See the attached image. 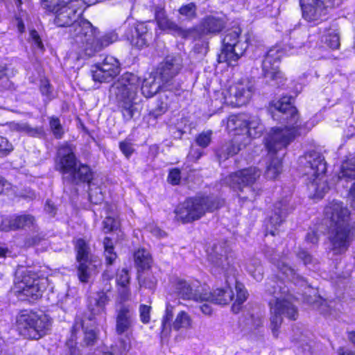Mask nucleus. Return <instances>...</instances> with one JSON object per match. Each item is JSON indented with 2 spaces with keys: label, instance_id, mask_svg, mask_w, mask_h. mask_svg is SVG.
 <instances>
[{
  "label": "nucleus",
  "instance_id": "1",
  "mask_svg": "<svg viewBox=\"0 0 355 355\" xmlns=\"http://www.w3.org/2000/svg\"><path fill=\"white\" fill-rule=\"evenodd\" d=\"M272 106L282 114L281 119L286 122L284 128H272L265 139V145L271 161L267 166L266 175L268 179H275L282 171V159L277 154L284 149L297 135L305 134L309 129L302 125L296 108L292 105L291 96H284L273 101Z\"/></svg>",
  "mask_w": 355,
  "mask_h": 355
},
{
  "label": "nucleus",
  "instance_id": "2",
  "mask_svg": "<svg viewBox=\"0 0 355 355\" xmlns=\"http://www.w3.org/2000/svg\"><path fill=\"white\" fill-rule=\"evenodd\" d=\"M324 213L330 221V251L334 254H344L354 236V227L349 223V211L342 203L334 200L326 206Z\"/></svg>",
  "mask_w": 355,
  "mask_h": 355
},
{
  "label": "nucleus",
  "instance_id": "3",
  "mask_svg": "<svg viewBox=\"0 0 355 355\" xmlns=\"http://www.w3.org/2000/svg\"><path fill=\"white\" fill-rule=\"evenodd\" d=\"M73 51L77 59H86L117 40L115 33L105 34L101 37L96 35V29L89 21H83L73 26Z\"/></svg>",
  "mask_w": 355,
  "mask_h": 355
},
{
  "label": "nucleus",
  "instance_id": "4",
  "mask_svg": "<svg viewBox=\"0 0 355 355\" xmlns=\"http://www.w3.org/2000/svg\"><path fill=\"white\" fill-rule=\"evenodd\" d=\"M299 162L304 175L309 181L308 188L313 198H322L329 189L325 178L327 167L324 157L313 150L301 157Z\"/></svg>",
  "mask_w": 355,
  "mask_h": 355
},
{
  "label": "nucleus",
  "instance_id": "5",
  "mask_svg": "<svg viewBox=\"0 0 355 355\" xmlns=\"http://www.w3.org/2000/svg\"><path fill=\"white\" fill-rule=\"evenodd\" d=\"M140 82L137 76L126 72L121 75L110 89V96L114 97L122 107V114L125 120H130L135 115V104Z\"/></svg>",
  "mask_w": 355,
  "mask_h": 355
},
{
  "label": "nucleus",
  "instance_id": "6",
  "mask_svg": "<svg viewBox=\"0 0 355 355\" xmlns=\"http://www.w3.org/2000/svg\"><path fill=\"white\" fill-rule=\"evenodd\" d=\"M274 299L269 302L271 316L270 329L275 337L278 336L279 329L283 322V317L291 320H296L299 315L298 308L295 302L297 297L288 290L278 293L275 292Z\"/></svg>",
  "mask_w": 355,
  "mask_h": 355
},
{
  "label": "nucleus",
  "instance_id": "7",
  "mask_svg": "<svg viewBox=\"0 0 355 355\" xmlns=\"http://www.w3.org/2000/svg\"><path fill=\"white\" fill-rule=\"evenodd\" d=\"M182 67V60L179 57L167 56L157 69L156 73L159 80H157L155 77L145 79L141 86L142 94L146 98L152 97L164 87V84L177 76Z\"/></svg>",
  "mask_w": 355,
  "mask_h": 355
},
{
  "label": "nucleus",
  "instance_id": "8",
  "mask_svg": "<svg viewBox=\"0 0 355 355\" xmlns=\"http://www.w3.org/2000/svg\"><path fill=\"white\" fill-rule=\"evenodd\" d=\"M71 0H42V6L46 10L55 14V24L58 26H69V34L73 46V26L80 24L83 19L78 7L71 3Z\"/></svg>",
  "mask_w": 355,
  "mask_h": 355
},
{
  "label": "nucleus",
  "instance_id": "9",
  "mask_svg": "<svg viewBox=\"0 0 355 355\" xmlns=\"http://www.w3.org/2000/svg\"><path fill=\"white\" fill-rule=\"evenodd\" d=\"M56 168L63 174H69L76 181L87 182L91 184L92 172L85 164L77 165L76 158L71 145L64 144L58 150Z\"/></svg>",
  "mask_w": 355,
  "mask_h": 355
},
{
  "label": "nucleus",
  "instance_id": "10",
  "mask_svg": "<svg viewBox=\"0 0 355 355\" xmlns=\"http://www.w3.org/2000/svg\"><path fill=\"white\" fill-rule=\"evenodd\" d=\"M222 205L220 200L211 197L190 198L180 204L175 209V218L183 223L200 218L205 211H213Z\"/></svg>",
  "mask_w": 355,
  "mask_h": 355
},
{
  "label": "nucleus",
  "instance_id": "11",
  "mask_svg": "<svg viewBox=\"0 0 355 355\" xmlns=\"http://www.w3.org/2000/svg\"><path fill=\"white\" fill-rule=\"evenodd\" d=\"M261 172L256 167H249L230 174L224 182L235 191H239V198L253 200L258 195L259 191L254 187V183L260 177Z\"/></svg>",
  "mask_w": 355,
  "mask_h": 355
},
{
  "label": "nucleus",
  "instance_id": "12",
  "mask_svg": "<svg viewBox=\"0 0 355 355\" xmlns=\"http://www.w3.org/2000/svg\"><path fill=\"white\" fill-rule=\"evenodd\" d=\"M52 321L51 318L43 312L21 311L17 317L18 328L24 331L29 338L38 340L50 330Z\"/></svg>",
  "mask_w": 355,
  "mask_h": 355
},
{
  "label": "nucleus",
  "instance_id": "13",
  "mask_svg": "<svg viewBox=\"0 0 355 355\" xmlns=\"http://www.w3.org/2000/svg\"><path fill=\"white\" fill-rule=\"evenodd\" d=\"M241 29L235 28L225 32L223 39L221 51L218 55L219 62L226 63L228 66H235L243 55L248 44L247 39L244 41L240 37Z\"/></svg>",
  "mask_w": 355,
  "mask_h": 355
},
{
  "label": "nucleus",
  "instance_id": "14",
  "mask_svg": "<svg viewBox=\"0 0 355 355\" xmlns=\"http://www.w3.org/2000/svg\"><path fill=\"white\" fill-rule=\"evenodd\" d=\"M252 92V86L248 81H238L225 89L216 92L213 103L215 106H217V102H219L221 105L226 104L234 107H240L250 101Z\"/></svg>",
  "mask_w": 355,
  "mask_h": 355
},
{
  "label": "nucleus",
  "instance_id": "15",
  "mask_svg": "<svg viewBox=\"0 0 355 355\" xmlns=\"http://www.w3.org/2000/svg\"><path fill=\"white\" fill-rule=\"evenodd\" d=\"M303 18L318 24L327 19L329 10L335 6L334 0H300Z\"/></svg>",
  "mask_w": 355,
  "mask_h": 355
},
{
  "label": "nucleus",
  "instance_id": "16",
  "mask_svg": "<svg viewBox=\"0 0 355 355\" xmlns=\"http://www.w3.org/2000/svg\"><path fill=\"white\" fill-rule=\"evenodd\" d=\"M284 54L280 47L274 46L268 51L262 64L264 77L278 87L283 85L286 80L283 73L279 70V62Z\"/></svg>",
  "mask_w": 355,
  "mask_h": 355
},
{
  "label": "nucleus",
  "instance_id": "17",
  "mask_svg": "<svg viewBox=\"0 0 355 355\" xmlns=\"http://www.w3.org/2000/svg\"><path fill=\"white\" fill-rule=\"evenodd\" d=\"M75 249L77 261L78 262L79 279L81 282H86L92 274L93 268L96 266L95 263L93 264V263H96V261L93 260L89 246L85 240L82 239H77L75 243Z\"/></svg>",
  "mask_w": 355,
  "mask_h": 355
},
{
  "label": "nucleus",
  "instance_id": "18",
  "mask_svg": "<svg viewBox=\"0 0 355 355\" xmlns=\"http://www.w3.org/2000/svg\"><path fill=\"white\" fill-rule=\"evenodd\" d=\"M120 69L118 60L113 56L107 55L102 63L92 67L91 73L95 82L108 83L119 73Z\"/></svg>",
  "mask_w": 355,
  "mask_h": 355
},
{
  "label": "nucleus",
  "instance_id": "19",
  "mask_svg": "<svg viewBox=\"0 0 355 355\" xmlns=\"http://www.w3.org/2000/svg\"><path fill=\"white\" fill-rule=\"evenodd\" d=\"M290 198L286 197L274 205L272 214L270 216L268 223L266 225V234L275 235L277 226H279L286 216L293 210L294 207L290 205Z\"/></svg>",
  "mask_w": 355,
  "mask_h": 355
},
{
  "label": "nucleus",
  "instance_id": "20",
  "mask_svg": "<svg viewBox=\"0 0 355 355\" xmlns=\"http://www.w3.org/2000/svg\"><path fill=\"white\" fill-rule=\"evenodd\" d=\"M46 281L45 278H39L31 270L19 268L15 272L14 283L16 288H41Z\"/></svg>",
  "mask_w": 355,
  "mask_h": 355
},
{
  "label": "nucleus",
  "instance_id": "21",
  "mask_svg": "<svg viewBox=\"0 0 355 355\" xmlns=\"http://www.w3.org/2000/svg\"><path fill=\"white\" fill-rule=\"evenodd\" d=\"M135 264L138 270V279L141 287L152 288L155 286V278L146 282L143 279L141 272L150 268L153 259L150 252L144 248L138 249L134 254Z\"/></svg>",
  "mask_w": 355,
  "mask_h": 355
},
{
  "label": "nucleus",
  "instance_id": "22",
  "mask_svg": "<svg viewBox=\"0 0 355 355\" xmlns=\"http://www.w3.org/2000/svg\"><path fill=\"white\" fill-rule=\"evenodd\" d=\"M35 223V218L30 214L13 215L2 219L0 230L9 232L19 229H34Z\"/></svg>",
  "mask_w": 355,
  "mask_h": 355
},
{
  "label": "nucleus",
  "instance_id": "23",
  "mask_svg": "<svg viewBox=\"0 0 355 355\" xmlns=\"http://www.w3.org/2000/svg\"><path fill=\"white\" fill-rule=\"evenodd\" d=\"M116 332L122 335L131 329L135 322V315L129 305H121L116 311Z\"/></svg>",
  "mask_w": 355,
  "mask_h": 355
},
{
  "label": "nucleus",
  "instance_id": "24",
  "mask_svg": "<svg viewBox=\"0 0 355 355\" xmlns=\"http://www.w3.org/2000/svg\"><path fill=\"white\" fill-rule=\"evenodd\" d=\"M220 250V247L216 245L214 248V254L209 256V259L213 264L212 272H226L230 266L229 257L227 255V250Z\"/></svg>",
  "mask_w": 355,
  "mask_h": 355
},
{
  "label": "nucleus",
  "instance_id": "25",
  "mask_svg": "<svg viewBox=\"0 0 355 355\" xmlns=\"http://www.w3.org/2000/svg\"><path fill=\"white\" fill-rule=\"evenodd\" d=\"M108 301L109 297L103 290L95 291L91 293L88 297V306L91 311V315L89 317V320H92L94 315L103 310Z\"/></svg>",
  "mask_w": 355,
  "mask_h": 355
},
{
  "label": "nucleus",
  "instance_id": "26",
  "mask_svg": "<svg viewBox=\"0 0 355 355\" xmlns=\"http://www.w3.org/2000/svg\"><path fill=\"white\" fill-rule=\"evenodd\" d=\"M248 125V114H241L230 116L227 122V128L234 132V137H238L244 143V131L243 128Z\"/></svg>",
  "mask_w": 355,
  "mask_h": 355
},
{
  "label": "nucleus",
  "instance_id": "27",
  "mask_svg": "<svg viewBox=\"0 0 355 355\" xmlns=\"http://www.w3.org/2000/svg\"><path fill=\"white\" fill-rule=\"evenodd\" d=\"M225 27L224 20L215 15H208L203 18L198 26L199 31L203 34H216Z\"/></svg>",
  "mask_w": 355,
  "mask_h": 355
},
{
  "label": "nucleus",
  "instance_id": "28",
  "mask_svg": "<svg viewBox=\"0 0 355 355\" xmlns=\"http://www.w3.org/2000/svg\"><path fill=\"white\" fill-rule=\"evenodd\" d=\"M277 268L282 275L290 282H293L296 286L304 287L309 286L306 280L296 273L294 268L289 266L284 259H281L277 263Z\"/></svg>",
  "mask_w": 355,
  "mask_h": 355
},
{
  "label": "nucleus",
  "instance_id": "29",
  "mask_svg": "<svg viewBox=\"0 0 355 355\" xmlns=\"http://www.w3.org/2000/svg\"><path fill=\"white\" fill-rule=\"evenodd\" d=\"M243 142L238 137H234L231 141L223 144L217 150V156L219 162L225 161L230 157H232L237 154L242 146H245Z\"/></svg>",
  "mask_w": 355,
  "mask_h": 355
},
{
  "label": "nucleus",
  "instance_id": "30",
  "mask_svg": "<svg viewBox=\"0 0 355 355\" xmlns=\"http://www.w3.org/2000/svg\"><path fill=\"white\" fill-rule=\"evenodd\" d=\"M263 129V125L257 116L248 115V125L242 129L244 131V145L249 143L250 138L259 137Z\"/></svg>",
  "mask_w": 355,
  "mask_h": 355
},
{
  "label": "nucleus",
  "instance_id": "31",
  "mask_svg": "<svg viewBox=\"0 0 355 355\" xmlns=\"http://www.w3.org/2000/svg\"><path fill=\"white\" fill-rule=\"evenodd\" d=\"M135 35L128 36V39L130 41L133 46L138 48H142L147 45L151 39V35L148 33V29L145 24L140 23L135 27Z\"/></svg>",
  "mask_w": 355,
  "mask_h": 355
},
{
  "label": "nucleus",
  "instance_id": "32",
  "mask_svg": "<svg viewBox=\"0 0 355 355\" xmlns=\"http://www.w3.org/2000/svg\"><path fill=\"white\" fill-rule=\"evenodd\" d=\"M210 292L209 293H205L203 295H200L199 297L196 296V294L193 296L194 300H202V301H211L216 304H227L230 302V295H228L230 293L226 295L227 298H223V292H230L233 291V290H209Z\"/></svg>",
  "mask_w": 355,
  "mask_h": 355
},
{
  "label": "nucleus",
  "instance_id": "33",
  "mask_svg": "<svg viewBox=\"0 0 355 355\" xmlns=\"http://www.w3.org/2000/svg\"><path fill=\"white\" fill-rule=\"evenodd\" d=\"M104 212L105 218L103 222V231L105 233H107L114 229H116L119 225L116 206L113 205H108L107 203L105 204Z\"/></svg>",
  "mask_w": 355,
  "mask_h": 355
},
{
  "label": "nucleus",
  "instance_id": "34",
  "mask_svg": "<svg viewBox=\"0 0 355 355\" xmlns=\"http://www.w3.org/2000/svg\"><path fill=\"white\" fill-rule=\"evenodd\" d=\"M304 301L308 304L318 306L320 311L324 315H330L334 317L336 316V314L334 313V309H333L334 305H336V302H334L330 301L328 302L327 300H324L320 296H314L313 297H305Z\"/></svg>",
  "mask_w": 355,
  "mask_h": 355
},
{
  "label": "nucleus",
  "instance_id": "35",
  "mask_svg": "<svg viewBox=\"0 0 355 355\" xmlns=\"http://www.w3.org/2000/svg\"><path fill=\"white\" fill-rule=\"evenodd\" d=\"M223 293V298H227L226 295L230 293L228 295H230V302H234L232 309L234 313H238L239 311L241 304L248 297L247 290H233V291Z\"/></svg>",
  "mask_w": 355,
  "mask_h": 355
},
{
  "label": "nucleus",
  "instance_id": "36",
  "mask_svg": "<svg viewBox=\"0 0 355 355\" xmlns=\"http://www.w3.org/2000/svg\"><path fill=\"white\" fill-rule=\"evenodd\" d=\"M11 130L24 133L32 137H40L43 135L41 128H33L24 122H11L8 124Z\"/></svg>",
  "mask_w": 355,
  "mask_h": 355
},
{
  "label": "nucleus",
  "instance_id": "37",
  "mask_svg": "<svg viewBox=\"0 0 355 355\" xmlns=\"http://www.w3.org/2000/svg\"><path fill=\"white\" fill-rule=\"evenodd\" d=\"M155 19L157 26L162 30L176 31L178 29L177 24L166 17L164 9L161 7H157L155 9Z\"/></svg>",
  "mask_w": 355,
  "mask_h": 355
},
{
  "label": "nucleus",
  "instance_id": "38",
  "mask_svg": "<svg viewBox=\"0 0 355 355\" xmlns=\"http://www.w3.org/2000/svg\"><path fill=\"white\" fill-rule=\"evenodd\" d=\"M41 290H17L14 295L18 300L28 304H33L40 300L42 295Z\"/></svg>",
  "mask_w": 355,
  "mask_h": 355
},
{
  "label": "nucleus",
  "instance_id": "39",
  "mask_svg": "<svg viewBox=\"0 0 355 355\" xmlns=\"http://www.w3.org/2000/svg\"><path fill=\"white\" fill-rule=\"evenodd\" d=\"M338 178H355V157L348 159L342 164Z\"/></svg>",
  "mask_w": 355,
  "mask_h": 355
},
{
  "label": "nucleus",
  "instance_id": "40",
  "mask_svg": "<svg viewBox=\"0 0 355 355\" xmlns=\"http://www.w3.org/2000/svg\"><path fill=\"white\" fill-rule=\"evenodd\" d=\"M191 326V319L190 316L184 311L180 312L172 324V328L175 331L180 329H189Z\"/></svg>",
  "mask_w": 355,
  "mask_h": 355
},
{
  "label": "nucleus",
  "instance_id": "41",
  "mask_svg": "<svg viewBox=\"0 0 355 355\" xmlns=\"http://www.w3.org/2000/svg\"><path fill=\"white\" fill-rule=\"evenodd\" d=\"M170 282L171 286L175 288H198L200 284L198 281H187L184 278L173 276L171 278Z\"/></svg>",
  "mask_w": 355,
  "mask_h": 355
},
{
  "label": "nucleus",
  "instance_id": "42",
  "mask_svg": "<svg viewBox=\"0 0 355 355\" xmlns=\"http://www.w3.org/2000/svg\"><path fill=\"white\" fill-rule=\"evenodd\" d=\"M104 254L105 261L107 265H112L117 257L114 250L112 241L108 237H105L103 240Z\"/></svg>",
  "mask_w": 355,
  "mask_h": 355
},
{
  "label": "nucleus",
  "instance_id": "43",
  "mask_svg": "<svg viewBox=\"0 0 355 355\" xmlns=\"http://www.w3.org/2000/svg\"><path fill=\"white\" fill-rule=\"evenodd\" d=\"M82 327L85 329L84 323H78L76 322L71 329V336L70 339L67 341V345L69 349V355H79V349L73 346L75 341L76 340V332Z\"/></svg>",
  "mask_w": 355,
  "mask_h": 355
},
{
  "label": "nucleus",
  "instance_id": "44",
  "mask_svg": "<svg viewBox=\"0 0 355 355\" xmlns=\"http://www.w3.org/2000/svg\"><path fill=\"white\" fill-rule=\"evenodd\" d=\"M248 272L257 280L260 281L263 277V267L260 261L253 259L247 266Z\"/></svg>",
  "mask_w": 355,
  "mask_h": 355
},
{
  "label": "nucleus",
  "instance_id": "45",
  "mask_svg": "<svg viewBox=\"0 0 355 355\" xmlns=\"http://www.w3.org/2000/svg\"><path fill=\"white\" fill-rule=\"evenodd\" d=\"M179 13L187 19H193L196 17V6L193 3L182 6Z\"/></svg>",
  "mask_w": 355,
  "mask_h": 355
},
{
  "label": "nucleus",
  "instance_id": "46",
  "mask_svg": "<svg viewBox=\"0 0 355 355\" xmlns=\"http://www.w3.org/2000/svg\"><path fill=\"white\" fill-rule=\"evenodd\" d=\"M323 40H324L327 46L332 49H336L340 46L339 35L335 31H330L328 35L322 38Z\"/></svg>",
  "mask_w": 355,
  "mask_h": 355
},
{
  "label": "nucleus",
  "instance_id": "47",
  "mask_svg": "<svg viewBox=\"0 0 355 355\" xmlns=\"http://www.w3.org/2000/svg\"><path fill=\"white\" fill-rule=\"evenodd\" d=\"M89 197L91 202L94 204H99L103 200V194L102 190L99 187L93 188V185H89Z\"/></svg>",
  "mask_w": 355,
  "mask_h": 355
},
{
  "label": "nucleus",
  "instance_id": "48",
  "mask_svg": "<svg viewBox=\"0 0 355 355\" xmlns=\"http://www.w3.org/2000/svg\"><path fill=\"white\" fill-rule=\"evenodd\" d=\"M211 130H207L202 132L198 136L196 137V142L199 146L202 148H206L209 145L211 141Z\"/></svg>",
  "mask_w": 355,
  "mask_h": 355
},
{
  "label": "nucleus",
  "instance_id": "49",
  "mask_svg": "<svg viewBox=\"0 0 355 355\" xmlns=\"http://www.w3.org/2000/svg\"><path fill=\"white\" fill-rule=\"evenodd\" d=\"M49 123L54 136L58 139L61 138L64 132L59 119L57 117H51Z\"/></svg>",
  "mask_w": 355,
  "mask_h": 355
},
{
  "label": "nucleus",
  "instance_id": "50",
  "mask_svg": "<svg viewBox=\"0 0 355 355\" xmlns=\"http://www.w3.org/2000/svg\"><path fill=\"white\" fill-rule=\"evenodd\" d=\"M275 0H250L249 6L251 8L268 9L272 7Z\"/></svg>",
  "mask_w": 355,
  "mask_h": 355
},
{
  "label": "nucleus",
  "instance_id": "51",
  "mask_svg": "<svg viewBox=\"0 0 355 355\" xmlns=\"http://www.w3.org/2000/svg\"><path fill=\"white\" fill-rule=\"evenodd\" d=\"M97 340V334L94 329H87L85 330V338L84 343L87 346H92L95 344Z\"/></svg>",
  "mask_w": 355,
  "mask_h": 355
},
{
  "label": "nucleus",
  "instance_id": "52",
  "mask_svg": "<svg viewBox=\"0 0 355 355\" xmlns=\"http://www.w3.org/2000/svg\"><path fill=\"white\" fill-rule=\"evenodd\" d=\"M12 149V145L8 139L0 136V157L8 155Z\"/></svg>",
  "mask_w": 355,
  "mask_h": 355
},
{
  "label": "nucleus",
  "instance_id": "53",
  "mask_svg": "<svg viewBox=\"0 0 355 355\" xmlns=\"http://www.w3.org/2000/svg\"><path fill=\"white\" fill-rule=\"evenodd\" d=\"M181 180V172L178 168H173L169 171L168 175V182L173 184L177 185L180 183Z\"/></svg>",
  "mask_w": 355,
  "mask_h": 355
},
{
  "label": "nucleus",
  "instance_id": "54",
  "mask_svg": "<svg viewBox=\"0 0 355 355\" xmlns=\"http://www.w3.org/2000/svg\"><path fill=\"white\" fill-rule=\"evenodd\" d=\"M129 279L130 277L128 272L125 269H123L116 275V283L119 286H121L122 287H125L128 285V284L129 283Z\"/></svg>",
  "mask_w": 355,
  "mask_h": 355
},
{
  "label": "nucleus",
  "instance_id": "55",
  "mask_svg": "<svg viewBox=\"0 0 355 355\" xmlns=\"http://www.w3.org/2000/svg\"><path fill=\"white\" fill-rule=\"evenodd\" d=\"M30 38L34 48H37L40 50H43V44L37 32L35 30H32L30 32Z\"/></svg>",
  "mask_w": 355,
  "mask_h": 355
},
{
  "label": "nucleus",
  "instance_id": "56",
  "mask_svg": "<svg viewBox=\"0 0 355 355\" xmlns=\"http://www.w3.org/2000/svg\"><path fill=\"white\" fill-rule=\"evenodd\" d=\"M173 307L171 305L168 304L166 305V314L162 320V327L164 329L166 328L167 326H171L170 322L173 318Z\"/></svg>",
  "mask_w": 355,
  "mask_h": 355
},
{
  "label": "nucleus",
  "instance_id": "57",
  "mask_svg": "<svg viewBox=\"0 0 355 355\" xmlns=\"http://www.w3.org/2000/svg\"><path fill=\"white\" fill-rule=\"evenodd\" d=\"M98 0H71V3L78 7L80 12L83 13L85 6H92L96 3Z\"/></svg>",
  "mask_w": 355,
  "mask_h": 355
},
{
  "label": "nucleus",
  "instance_id": "58",
  "mask_svg": "<svg viewBox=\"0 0 355 355\" xmlns=\"http://www.w3.org/2000/svg\"><path fill=\"white\" fill-rule=\"evenodd\" d=\"M150 306L147 305H141L139 308L140 318L143 323H148L150 321Z\"/></svg>",
  "mask_w": 355,
  "mask_h": 355
},
{
  "label": "nucleus",
  "instance_id": "59",
  "mask_svg": "<svg viewBox=\"0 0 355 355\" xmlns=\"http://www.w3.org/2000/svg\"><path fill=\"white\" fill-rule=\"evenodd\" d=\"M119 148L122 153L128 157L133 152L132 144L126 141H121L119 144Z\"/></svg>",
  "mask_w": 355,
  "mask_h": 355
},
{
  "label": "nucleus",
  "instance_id": "60",
  "mask_svg": "<svg viewBox=\"0 0 355 355\" xmlns=\"http://www.w3.org/2000/svg\"><path fill=\"white\" fill-rule=\"evenodd\" d=\"M129 293L128 290H122L119 293V296L116 298V302L120 305H124L123 302L128 301L129 300Z\"/></svg>",
  "mask_w": 355,
  "mask_h": 355
},
{
  "label": "nucleus",
  "instance_id": "61",
  "mask_svg": "<svg viewBox=\"0 0 355 355\" xmlns=\"http://www.w3.org/2000/svg\"><path fill=\"white\" fill-rule=\"evenodd\" d=\"M11 188V184L0 176V194L8 192Z\"/></svg>",
  "mask_w": 355,
  "mask_h": 355
},
{
  "label": "nucleus",
  "instance_id": "62",
  "mask_svg": "<svg viewBox=\"0 0 355 355\" xmlns=\"http://www.w3.org/2000/svg\"><path fill=\"white\" fill-rule=\"evenodd\" d=\"M318 234L315 231H311L306 236V241L312 244H315L318 241Z\"/></svg>",
  "mask_w": 355,
  "mask_h": 355
},
{
  "label": "nucleus",
  "instance_id": "63",
  "mask_svg": "<svg viewBox=\"0 0 355 355\" xmlns=\"http://www.w3.org/2000/svg\"><path fill=\"white\" fill-rule=\"evenodd\" d=\"M42 94L46 97H49L51 94V87L48 81L42 82L40 87Z\"/></svg>",
  "mask_w": 355,
  "mask_h": 355
},
{
  "label": "nucleus",
  "instance_id": "64",
  "mask_svg": "<svg viewBox=\"0 0 355 355\" xmlns=\"http://www.w3.org/2000/svg\"><path fill=\"white\" fill-rule=\"evenodd\" d=\"M298 257L304 261L305 265H307L311 262V256L306 251H300L298 253Z\"/></svg>",
  "mask_w": 355,
  "mask_h": 355
}]
</instances>
